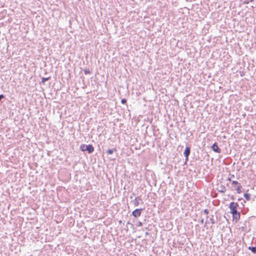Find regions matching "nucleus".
Returning a JSON list of instances; mask_svg holds the SVG:
<instances>
[{"instance_id":"1","label":"nucleus","mask_w":256,"mask_h":256,"mask_svg":"<svg viewBox=\"0 0 256 256\" xmlns=\"http://www.w3.org/2000/svg\"><path fill=\"white\" fill-rule=\"evenodd\" d=\"M80 148L82 151H88L89 154H91L94 151V148L92 144H82Z\"/></svg>"},{"instance_id":"2","label":"nucleus","mask_w":256,"mask_h":256,"mask_svg":"<svg viewBox=\"0 0 256 256\" xmlns=\"http://www.w3.org/2000/svg\"><path fill=\"white\" fill-rule=\"evenodd\" d=\"M142 202V200L140 197L138 196L134 200H132L130 204L134 206H138Z\"/></svg>"},{"instance_id":"3","label":"nucleus","mask_w":256,"mask_h":256,"mask_svg":"<svg viewBox=\"0 0 256 256\" xmlns=\"http://www.w3.org/2000/svg\"><path fill=\"white\" fill-rule=\"evenodd\" d=\"M231 213L232 214L233 218L236 221L238 220L240 218V214L236 212V209H231Z\"/></svg>"},{"instance_id":"4","label":"nucleus","mask_w":256,"mask_h":256,"mask_svg":"<svg viewBox=\"0 0 256 256\" xmlns=\"http://www.w3.org/2000/svg\"><path fill=\"white\" fill-rule=\"evenodd\" d=\"M212 150L216 152L220 153L221 150L219 148L216 142H214L212 146Z\"/></svg>"},{"instance_id":"5","label":"nucleus","mask_w":256,"mask_h":256,"mask_svg":"<svg viewBox=\"0 0 256 256\" xmlns=\"http://www.w3.org/2000/svg\"><path fill=\"white\" fill-rule=\"evenodd\" d=\"M190 152V147H186L184 151V156L186 158V160H188V156Z\"/></svg>"},{"instance_id":"6","label":"nucleus","mask_w":256,"mask_h":256,"mask_svg":"<svg viewBox=\"0 0 256 256\" xmlns=\"http://www.w3.org/2000/svg\"><path fill=\"white\" fill-rule=\"evenodd\" d=\"M140 209H135V210L132 212V214L134 217L139 216L140 215Z\"/></svg>"},{"instance_id":"7","label":"nucleus","mask_w":256,"mask_h":256,"mask_svg":"<svg viewBox=\"0 0 256 256\" xmlns=\"http://www.w3.org/2000/svg\"><path fill=\"white\" fill-rule=\"evenodd\" d=\"M242 188V186L240 184H238V186H236V192L238 194H240L242 192L241 189Z\"/></svg>"},{"instance_id":"8","label":"nucleus","mask_w":256,"mask_h":256,"mask_svg":"<svg viewBox=\"0 0 256 256\" xmlns=\"http://www.w3.org/2000/svg\"><path fill=\"white\" fill-rule=\"evenodd\" d=\"M238 206V204L236 203L232 202L229 206V208H236Z\"/></svg>"},{"instance_id":"9","label":"nucleus","mask_w":256,"mask_h":256,"mask_svg":"<svg viewBox=\"0 0 256 256\" xmlns=\"http://www.w3.org/2000/svg\"><path fill=\"white\" fill-rule=\"evenodd\" d=\"M220 189L219 190L220 192L224 193V192H226V188L225 186H224L222 185L220 186Z\"/></svg>"},{"instance_id":"10","label":"nucleus","mask_w":256,"mask_h":256,"mask_svg":"<svg viewBox=\"0 0 256 256\" xmlns=\"http://www.w3.org/2000/svg\"><path fill=\"white\" fill-rule=\"evenodd\" d=\"M114 151H116V148H114V149H108V150H107L106 152H107L108 154H113V152H114Z\"/></svg>"},{"instance_id":"11","label":"nucleus","mask_w":256,"mask_h":256,"mask_svg":"<svg viewBox=\"0 0 256 256\" xmlns=\"http://www.w3.org/2000/svg\"><path fill=\"white\" fill-rule=\"evenodd\" d=\"M244 197L245 198L246 200H250V194H248V193H246L244 194Z\"/></svg>"},{"instance_id":"12","label":"nucleus","mask_w":256,"mask_h":256,"mask_svg":"<svg viewBox=\"0 0 256 256\" xmlns=\"http://www.w3.org/2000/svg\"><path fill=\"white\" fill-rule=\"evenodd\" d=\"M240 184V183H239L237 181H236V180H233L232 182V184L234 186H236Z\"/></svg>"},{"instance_id":"13","label":"nucleus","mask_w":256,"mask_h":256,"mask_svg":"<svg viewBox=\"0 0 256 256\" xmlns=\"http://www.w3.org/2000/svg\"><path fill=\"white\" fill-rule=\"evenodd\" d=\"M50 79V77L48 78H42V82L44 83L46 81Z\"/></svg>"},{"instance_id":"14","label":"nucleus","mask_w":256,"mask_h":256,"mask_svg":"<svg viewBox=\"0 0 256 256\" xmlns=\"http://www.w3.org/2000/svg\"><path fill=\"white\" fill-rule=\"evenodd\" d=\"M121 102L122 104H126V100L124 98L122 99Z\"/></svg>"},{"instance_id":"15","label":"nucleus","mask_w":256,"mask_h":256,"mask_svg":"<svg viewBox=\"0 0 256 256\" xmlns=\"http://www.w3.org/2000/svg\"><path fill=\"white\" fill-rule=\"evenodd\" d=\"M84 72L85 74H89L90 72V70H84Z\"/></svg>"},{"instance_id":"16","label":"nucleus","mask_w":256,"mask_h":256,"mask_svg":"<svg viewBox=\"0 0 256 256\" xmlns=\"http://www.w3.org/2000/svg\"><path fill=\"white\" fill-rule=\"evenodd\" d=\"M4 98V94H0V100Z\"/></svg>"},{"instance_id":"17","label":"nucleus","mask_w":256,"mask_h":256,"mask_svg":"<svg viewBox=\"0 0 256 256\" xmlns=\"http://www.w3.org/2000/svg\"><path fill=\"white\" fill-rule=\"evenodd\" d=\"M204 212L205 214H208V210H207V209H205V210H204Z\"/></svg>"},{"instance_id":"18","label":"nucleus","mask_w":256,"mask_h":256,"mask_svg":"<svg viewBox=\"0 0 256 256\" xmlns=\"http://www.w3.org/2000/svg\"><path fill=\"white\" fill-rule=\"evenodd\" d=\"M234 178V174H232L230 176V178Z\"/></svg>"},{"instance_id":"19","label":"nucleus","mask_w":256,"mask_h":256,"mask_svg":"<svg viewBox=\"0 0 256 256\" xmlns=\"http://www.w3.org/2000/svg\"><path fill=\"white\" fill-rule=\"evenodd\" d=\"M228 180L229 181H231V178H229L228 179Z\"/></svg>"}]
</instances>
